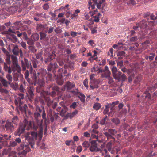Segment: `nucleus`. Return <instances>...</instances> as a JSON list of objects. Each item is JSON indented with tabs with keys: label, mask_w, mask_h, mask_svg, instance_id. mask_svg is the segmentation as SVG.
<instances>
[{
	"label": "nucleus",
	"mask_w": 157,
	"mask_h": 157,
	"mask_svg": "<svg viewBox=\"0 0 157 157\" xmlns=\"http://www.w3.org/2000/svg\"><path fill=\"white\" fill-rule=\"evenodd\" d=\"M11 121L15 125L17 126L18 122L19 120L17 116H15L12 118V120Z\"/></svg>",
	"instance_id": "nucleus-27"
},
{
	"label": "nucleus",
	"mask_w": 157,
	"mask_h": 157,
	"mask_svg": "<svg viewBox=\"0 0 157 157\" xmlns=\"http://www.w3.org/2000/svg\"><path fill=\"white\" fill-rule=\"evenodd\" d=\"M117 132V131L114 129H109L107 131L104 132V134L107 137L108 139L111 138L114 139L112 135H114Z\"/></svg>",
	"instance_id": "nucleus-9"
},
{
	"label": "nucleus",
	"mask_w": 157,
	"mask_h": 157,
	"mask_svg": "<svg viewBox=\"0 0 157 157\" xmlns=\"http://www.w3.org/2000/svg\"><path fill=\"white\" fill-rule=\"evenodd\" d=\"M0 92L2 93H4L7 94L9 92L8 90L6 89L3 88L1 87H0Z\"/></svg>",
	"instance_id": "nucleus-36"
},
{
	"label": "nucleus",
	"mask_w": 157,
	"mask_h": 157,
	"mask_svg": "<svg viewBox=\"0 0 157 157\" xmlns=\"http://www.w3.org/2000/svg\"><path fill=\"white\" fill-rule=\"evenodd\" d=\"M28 93L29 94V98H32L34 95V94L32 91L31 90H28Z\"/></svg>",
	"instance_id": "nucleus-52"
},
{
	"label": "nucleus",
	"mask_w": 157,
	"mask_h": 157,
	"mask_svg": "<svg viewBox=\"0 0 157 157\" xmlns=\"http://www.w3.org/2000/svg\"><path fill=\"white\" fill-rule=\"evenodd\" d=\"M38 126L33 123H32L30 121H28L26 119H25L22 124L20 125L19 128L15 132V135L20 136L21 134L24 132L25 129L29 130L32 129L36 130Z\"/></svg>",
	"instance_id": "nucleus-1"
},
{
	"label": "nucleus",
	"mask_w": 157,
	"mask_h": 157,
	"mask_svg": "<svg viewBox=\"0 0 157 157\" xmlns=\"http://www.w3.org/2000/svg\"><path fill=\"white\" fill-rule=\"evenodd\" d=\"M30 148L29 145H26L25 146L23 144H21L20 147L17 149V150L18 151L17 153L18 155L22 154L23 155H25L27 152L30 151Z\"/></svg>",
	"instance_id": "nucleus-6"
},
{
	"label": "nucleus",
	"mask_w": 157,
	"mask_h": 157,
	"mask_svg": "<svg viewBox=\"0 0 157 157\" xmlns=\"http://www.w3.org/2000/svg\"><path fill=\"white\" fill-rule=\"evenodd\" d=\"M19 51L20 56L21 57L23 56L22 52L21 49L20 50L19 49L17 45H15L13 49L12 52L14 55H18L19 53Z\"/></svg>",
	"instance_id": "nucleus-10"
},
{
	"label": "nucleus",
	"mask_w": 157,
	"mask_h": 157,
	"mask_svg": "<svg viewBox=\"0 0 157 157\" xmlns=\"http://www.w3.org/2000/svg\"><path fill=\"white\" fill-rule=\"evenodd\" d=\"M43 77L37 76L36 73L34 71L33 73L32 78L33 81L34 85L37 83L40 86H43L45 84V82Z\"/></svg>",
	"instance_id": "nucleus-4"
},
{
	"label": "nucleus",
	"mask_w": 157,
	"mask_h": 157,
	"mask_svg": "<svg viewBox=\"0 0 157 157\" xmlns=\"http://www.w3.org/2000/svg\"><path fill=\"white\" fill-rule=\"evenodd\" d=\"M78 34V33L73 31H71L70 32V34L72 37H75Z\"/></svg>",
	"instance_id": "nucleus-46"
},
{
	"label": "nucleus",
	"mask_w": 157,
	"mask_h": 157,
	"mask_svg": "<svg viewBox=\"0 0 157 157\" xmlns=\"http://www.w3.org/2000/svg\"><path fill=\"white\" fill-rule=\"evenodd\" d=\"M44 26L42 24H38L37 26V29L38 31L43 30L44 29Z\"/></svg>",
	"instance_id": "nucleus-33"
},
{
	"label": "nucleus",
	"mask_w": 157,
	"mask_h": 157,
	"mask_svg": "<svg viewBox=\"0 0 157 157\" xmlns=\"http://www.w3.org/2000/svg\"><path fill=\"white\" fill-rule=\"evenodd\" d=\"M10 87L14 90H16L18 89L19 85L15 82H13L9 83Z\"/></svg>",
	"instance_id": "nucleus-20"
},
{
	"label": "nucleus",
	"mask_w": 157,
	"mask_h": 157,
	"mask_svg": "<svg viewBox=\"0 0 157 157\" xmlns=\"http://www.w3.org/2000/svg\"><path fill=\"white\" fill-rule=\"evenodd\" d=\"M98 71V73L102 72V71L100 69L99 67L96 65H95L91 69V71L94 72Z\"/></svg>",
	"instance_id": "nucleus-24"
},
{
	"label": "nucleus",
	"mask_w": 157,
	"mask_h": 157,
	"mask_svg": "<svg viewBox=\"0 0 157 157\" xmlns=\"http://www.w3.org/2000/svg\"><path fill=\"white\" fill-rule=\"evenodd\" d=\"M19 97H18L15 101V104L16 105L19 104V108L21 111L22 113H24L26 114V110L28 109L27 106L26 105H24L23 106H21V105L23 103V102L21 100L24 98V95L22 93L18 94Z\"/></svg>",
	"instance_id": "nucleus-3"
},
{
	"label": "nucleus",
	"mask_w": 157,
	"mask_h": 157,
	"mask_svg": "<svg viewBox=\"0 0 157 157\" xmlns=\"http://www.w3.org/2000/svg\"><path fill=\"white\" fill-rule=\"evenodd\" d=\"M108 80V83L109 84H110L113 82L114 80L113 78L110 76L107 78Z\"/></svg>",
	"instance_id": "nucleus-54"
},
{
	"label": "nucleus",
	"mask_w": 157,
	"mask_h": 157,
	"mask_svg": "<svg viewBox=\"0 0 157 157\" xmlns=\"http://www.w3.org/2000/svg\"><path fill=\"white\" fill-rule=\"evenodd\" d=\"M20 44L25 49H26V45L25 43L22 41L20 43Z\"/></svg>",
	"instance_id": "nucleus-59"
},
{
	"label": "nucleus",
	"mask_w": 157,
	"mask_h": 157,
	"mask_svg": "<svg viewBox=\"0 0 157 157\" xmlns=\"http://www.w3.org/2000/svg\"><path fill=\"white\" fill-rule=\"evenodd\" d=\"M47 73V71L46 70H42L40 72H38L37 75L39 76L44 78L45 75Z\"/></svg>",
	"instance_id": "nucleus-28"
},
{
	"label": "nucleus",
	"mask_w": 157,
	"mask_h": 157,
	"mask_svg": "<svg viewBox=\"0 0 157 157\" xmlns=\"http://www.w3.org/2000/svg\"><path fill=\"white\" fill-rule=\"evenodd\" d=\"M113 50L111 48L110 49L108 53V55L110 57H113Z\"/></svg>",
	"instance_id": "nucleus-45"
},
{
	"label": "nucleus",
	"mask_w": 157,
	"mask_h": 157,
	"mask_svg": "<svg viewBox=\"0 0 157 157\" xmlns=\"http://www.w3.org/2000/svg\"><path fill=\"white\" fill-rule=\"evenodd\" d=\"M13 65L18 63L17 59V57L12 56L11 57Z\"/></svg>",
	"instance_id": "nucleus-37"
},
{
	"label": "nucleus",
	"mask_w": 157,
	"mask_h": 157,
	"mask_svg": "<svg viewBox=\"0 0 157 157\" xmlns=\"http://www.w3.org/2000/svg\"><path fill=\"white\" fill-rule=\"evenodd\" d=\"M3 69L6 71H7L8 73L11 74L12 72V69L10 66H8L7 64L4 63Z\"/></svg>",
	"instance_id": "nucleus-19"
},
{
	"label": "nucleus",
	"mask_w": 157,
	"mask_h": 157,
	"mask_svg": "<svg viewBox=\"0 0 157 157\" xmlns=\"http://www.w3.org/2000/svg\"><path fill=\"white\" fill-rule=\"evenodd\" d=\"M137 36L133 37L130 39L131 42H135L137 40Z\"/></svg>",
	"instance_id": "nucleus-60"
},
{
	"label": "nucleus",
	"mask_w": 157,
	"mask_h": 157,
	"mask_svg": "<svg viewBox=\"0 0 157 157\" xmlns=\"http://www.w3.org/2000/svg\"><path fill=\"white\" fill-rule=\"evenodd\" d=\"M97 0H90L88 2L89 7V9L90 10V8H91L92 9H93L95 8V5L94 4H97Z\"/></svg>",
	"instance_id": "nucleus-15"
},
{
	"label": "nucleus",
	"mask_w": 157,
	"mask_h": 157,
	"mask_svg": "<svg viewBox=\"0 0 157 157\" xmlns=\"http://www.w3.org/2000/svg\"><path fill=\"white\" fill-rule=\"evenodd\" d=\"M11 151V148L10 147L7 149H5L3 150L2 153V155H6L9 153Z\"/></svg>",
	"instance_id": "nucleus-32"
},
{
	"label": "nucleus",
	"mask_w": 157,
	"mask_h": 157,
	"mask_svg": "<svg viewBox=\"0 0 157 157\" xmlns=\"http://www.w3.org/2000/svg\"><path fill=\"white\" fill-rule=\"evenodd\" d=\"M77 92L78 93H79V95L78 96V97L80 99L81 101V102H84L85 101V96L82 93L79 92L78 91V90L77 89Z\"/></svg>",
	"instance_id": "nucleus-23"
},
{
	"label": "nucleus",
	"mask_w": 157,
	"mask_h": 157,
	"mask_svg": "<svg viewBox=\"0 0 157 157\" xmlns=\"http://www.w3.org/2000/svg\"><path fill=\"white\" fill-rule=\"evenodd\" d=\"M42 120H41V122L38 125V127H39V136L40 139L42 138V134H43V127H42Z\"/></svg>",
	"instance_id": "nucleus-18"
},
{
	"label": "nucleus",
	"mask_w": 157,
	"mask_h": 157,
	"mask_svg": "<svg viewBox=\"0 0 157 157\" xmlns=\"http://www.w3.org/2000/svg\"><path fill=\"white\" fill-rule=\"evenodd\" d=\"M106 147L109 151H110L112 148V143L111 142H108L106 145Z\"/></svg>",
	"instance_id": "nucleus-43"
},
{
	"label": "nucleus",
	"mask_w": 157,
	"mask_h": 157,
	"mask_svg": "<svg viewBox=\"0 0 157 157\" xmlns=\"http://www.w3.org/2000/svg\"><path fill=\"white\" fill-rule=\"evenodd\" d=\"M37 134L36 132H32L30 134L27 132L25 134V140L27 141L32 148L33 147L35 141L36 140Z\"/></svg>",
	"instance_id": "nucleus-2"
},
{
	"label": "nucleus",
	"mask_w": 157,
	"mask_h": 157,
	"mask_svg": "<svg viewBox=\"0 0 157 157\" xmlns=\"http://www.w3.org/2000/svg\"><path fill=\"white\" fill-rule=\"evenodd\" d=\"M88 79H85L84 80L83 82V84L84 86L86 88H88L89 86L88 85Z\"/></svg>",
	"instance_id": "nucleus-56"
},
{
	"label": "nucleus",
	"mask_w": 157,
	"mask_h": 157,
	"mask_svg": "<svg viewBox=\"0 0 157 157\" xmlns=\"http://www.w3.org/2000/svg\"><path fill=\"white\" fill-rule=\"evenodd\" d=\"M19 90L21 92H24L25 90V87L23 86L22 84L20 85Z\"/></svg>",
	"instance_id": "nucleus-49"
},
{
	"label": "nucleus",
	"mask_w": 157,
	"mask_h": 157,
	"mask_svg": "<svg viewBox=\"0 0 157 157\" xmlns=\"http://www.w3.org/2000/svg\"><path fill=\"white\" fill-rule=\"evenodd\" d=\"M0 136H2V137H3V139H6V140H9L10 139V138L11 137V135H9V136L8 137H7L8 135H3L2 134H1Z\"/></svg>",
	"instance_id": "nucleus-51"
},
{
	"label": "nucleus",
	"mask_w": 157,
	"mask_h": 157,
	"mask_svg": "<svg viewBox=\"0 0 157 157\" xmlns=\"http://www.w3.org/2000/svg\"><path fill=\"white\" fill-rule=\"evenodd\" d=\"M51 87L53 90H56L57 91H59V88L56 85H52L51 86Z\"/></svg>",
	"instance_id": "nucleus-47"
},
{
	"label": "nucleus",
	"mask_w": 157,
	"mask_h": 157,
	"mask_svg": "<svg viewBox=\"0 0 157 157\" xmlns=\"http://www.w3.org/2000/svg\"><path fill=\"white\" fill-rule=\"evenodd\" d=\"M54 58V56L52 55H50L47 58V59L46 60L45 62H47L48 61H50L51 60L53 59Z\"/></svg>",
	"instance_id": "nucleus-39"
},
{
	"label": "nucleus",
	"mask_w": 157,
	"mask_h": 157,
	"mask_svg": "<svg viewBox=\"0 0 157 157\" xmlns=\"http://www.w3.org/2000/svg\"><path fill=\"white\" fill-rule=\"evenodd\" d=\"M136 25L139 26V27L141 29H144L146 28L147 26V22L144 20H143L139 23H136Z\"/></svg>",
	"instance_id": "nucleus-14"
},
{
	"label": "nucleus",
	"mask_w": 157,
	"mask_h": 157,
	"mask_svg": "<svg viewBox=\"0 0 157 157\" xmlns=\"http://www.w3.org/2000/svg\"><path fill=\"white\" fill-rule=\"evenodd\" d=\"M16 126L10 121H8L5 125L6 130L9 132L13 131Z\"/></svg>",
	"instance_id": "nucleus-8"
},
{
	"label": "nucleus",
	"mask_w": 157,
	"mask_h": 157,
	"mask_svg": "<svg viewBox=\"0 0 157 157\" xmlns=\"http://www.w3.org/2000/svg\"><path fill=\"white\" fill-rule=\"evenodd\" d=\"M14 33L16 34L18 37H20L22 35L23 33H20L19 31H15Z\"/></svg>",
	"instance_id": "nucleus-58"
},
{
	"label": "nucleus",
	"mask_w": 157,
	"mask_h": 157,
	"mask_svg": "<svg viewBox=\"0 0 157 157\" xmlns=\"http://www.w3.org/2000/svg\"><path fill=\"white\" fill-rule=\"evenodd\" d=\"M19 76H21L22 77H23V75L21 74V73L20 74L17 73H15L13 76V78L14 80V81H17L18 80V77Z\"/></svg>",
	"instance_id": "nucleus-25"
},
{
	"label": "nucleus",
	"mask_w": 157,
	"mask_h": 157,
	"mask_svg": "<svg viewBox=\"0 0 157 157\" xmlns=\"http://www.w3.org/2000/svg\"><path fill=\"white\" fill-rule=\"evenodd\" d=\"M90 87L92 90L98 88L100 80L95 78V75L94 74L90 75Z\"/></svg>",
	"instance_id": "nucleus-5"
},
{
	"label": "nucleus",
	"mask_w": 157,
	"mask_h": 157,
	"mask_svg": "<svg viewBox=\"0 0 157 157\" xmlns=\"http://www.w3.org/2000/svg\"><path fill=\"white\" fill-rule=\"evenodd\" d=\"M6 77L8 80V81L9 82V83L11 82L13 80V78L12 75L10 74H8L6 75Z\"/></svg>",
	"instance_id": "nucleus-34"
},
{
	"label": "nucleus",
	"mask_w": 157,
	"mask_h": 157,
	"mask_svg": "<svg viewBox=\"0 0 157 157\" xmlns=\"http://www.w3.org/2000/svg\"><path fill=\"white\" fill-rule=\"evenodd\" d=\"M58 67V65L56 62L53 64L50 63L49 65L47 68V70L48 71H50L52 70L55 69Z\"/></svg>",
	"instance_id": "nucleus-13"
},
{
	"label": "nucleus",
	"mask_w": 157,
	"mask_h": 157,
	"mask_svg": "<svg viewBox=\"0 0 157 157\" xmlns=\"http://www.w3.org/2000/svg\"><path fill=\"white\" fill-rule=\"evenodd\" d=\"M112 121L115 124L117 125L120 123V120L118 118L113 119L112 120Z\"/></svg>",
	"instance_id": "nucleus-44"
},
{
	"label": "nucleus",
	"mask_w": 157,
	"mask_h": 157,
	"mask_svg": "<svg viewBox=\"0 0 157 157\" xmlns=\"http://www.w3.org/2000/svg\"><path fill=\"white\" fill-rule=\"evenodd\" d=\"M126 75L124 74H121V75L120 76V80L122 81H124L126 79Z\"/></svg>",
	"instance_id": "nucleus-41"
},
{
	"label": "nucleus",
	"mask_w": 157,
	"mask_h": 157,
	"mask_svg": "<svg viewBox=\"0 0 157 157\" xmlns=\"http://www.w3.org/2000/svg\"><path fill=\"white\" fill-rule=\"evenodd\" d=\"M10 146L12 147H14L17 145V142L16 141H10Z\"/></svg>",
	"instance_id": "nucleus-55"
},
{
	"label": "nucleus",
	"mask_w": 157,
	"mask_h": 157,
	"mask_svg": "<svg viewBox=\"0 0 157 157\" xmlns=\"http://www.w3.org/2000/svg\"><path fill=\"white\" fill-rule=\"evenodd\" d=\"M45 100L47 102V105L48 107H50L52 106L53 101L52 100L48 98H45Z\"/></svg>",
	"instance_id": "nucleus-31"
},
{
	"label": "nucleus",
	"mask_w": 157,
	"mask_h": 157,
	"mask_svg": "<svg viewBox=\"0 0 157 157\" xmlns=\"http://www.w3.org/2000/svg\"><path fill=\"white\" fill-rule=\"evenodd\" d=\"M75 86L73 83H71L70 82H68L65 85V87L67 88V90H69Z\"/></svg>",
	"instance_id": "nucleus-22"
},
{
	"label": "nucleus",
	"mask_w": 157,
	"mask_h": 157,
	"mask_svg": "<svg viewBox=\"0 0 157 157\" xmlns=\"http://www.w3.org/2000/svg\"><path fill=\"white\" fill-rule=\"evenodd\" d=\"M114 106L115 105H114V104H112V103L109 104L107 105H106V107H108L109 108H110L111 112L109 113V116H112L114 114V112L113 110H114Z\"/></svg>",
	"instance_id": "nucleus-17"
},
{
	"label": "nucleus",
	"mask_w": 157,
	"mask_h": 157,
	"mask_svg": "<svg viewBox=\"0 0 157 157\" xmlns=\"http://www.w3.org/2000/svg\"><path fill=\"white\" fill-rule=\"evenodd\" d=\"M78 113V111L76 110L73 112L71 113H69V118L70 119L74 117Z\"/></svg>",
	"instance_id": "nucleus-38"
},
{
	"label": "nucleus",
	"mask_w": 157,
	"mask_h": 157,
	"mask_svg": "<svg viewBox=\"0 0 157 157\" xmlns=\"http://www.w3.org/2000/svg\"><path fill=\"white\" fill-rule=\"evenodd\" d=\"M13 28V26L11 27L8 30V32H10V33H14L16 31H15L14 30H13V29H12V28Z\"/></svg>",
	"instance_id": "nucleus-64"
},
{
	"label": "nucleus",
	"mask_w": 157,
	"mask_h": 157,
	"mask_svg": "<svg viewBox=\"0 0 157 157\" xmlns=\"http://www.w3.org/2000/svg\"><path fill=\"white\" fill-rule=\"evenodd\" d=\"M68 110V108L66 106L63 107L61 109L60 113V115L61 116H63Z\"/></svg>",
	"instance_id": "nucleus-26"
},
{
	"label": "nucleus",
	"mask_w": 157,
	"mask_h": 157,
	"mask_svg": "<svg viewBox=\"0 0 157 157\" xmlns=\"http://www.w3.org/2000/svg\"><path fill=\"white\" fill-rule=\"evenodd\" d=\"M141 79V77L140 76H137L135 80H134V82H140Z\"/></svg>",
	"instance_id": "nucleus-57"
},
{
	"label": "nucleus",
	"mask_w": 157,
	"mask_h": 157,
	"mask_svg": "<svg viewBox=\"0 0 157 157\" xmlns=\"http://www.w3.org/2000/svg\"><path fill=\"white\" fill-rule=\"evenodd\" d=\"M111 71L114 78L119 81L122 73L120 71H118L117 68L115 67H113L111 68Z\"/></svg>",
	"instance_id": "nucleus-7"
},
{
	"label": "nucleus",
	"mask_w": 157,
	"mask_h": 157,
	"mask_svg": "<svg viewBox=\"0 0 157 157\" xmlns=\"http://www.w3.org/2000/svg\"><path fill=\"white\" fill-rule=\"evenodd\" d=\"M82 145L83 147L86 148L88 147L90 145L89 143L87 141H84Z\"/></svg>",
	"instance_id": "nucleus-40"
},
{
	"label": "nucleus",
	"mask_w": 157,
	"mask_h": 157,
	"mask_svg": "<svg viewBox=\"0 0 157 157\" xmlns=\"http://www.w3.org/2000/svg\"><path fill=\"white\" fill-rule=\"evenodd\" d=\"M107 117V116H106L105 118H103L102 119H101L100 122V124L101 125H104L105 123L106 119Z\"/></svg>",
	"instance_id": "nucleus-42"
},
{
	"label": "nucleus",
	"mask_w": 157,
	"mask_h": 157,
	"mask_svg": "<svg viewBox=\"0 0 157 157\" xmlns=\"http://www.w3.org/2000/svg\"><path fill=\"white\" fill-rule=\"evenodd\" d=\"M91 145L90 147V150L91 152H94L96 151L97 148V144L96 141L95 140L92 141L90 142Z\"/></svg>",
	"instance_id": "nucleus-12"
},
{
	"label": "nucleus",
	"mask_w": 157,
	"mask_h": 157,
	"mask_svg": "<svg viewBox=\"0 0 157 157\" xmlns=\"http://www.w3.org/2000/svg\"><path fill=\"white\" fill-rule=\"evenodd\" d=\"M82 149L81 146H79L77 147L76 149V152L78 153H80L82 151Z\"/></svg>",
	"instance_id": "nucleus-61"
},
{
	"label": "nucleus",
	"mask_w": 157,
	"mask_h": 157,
	"mask_svg": "<svg viewBox=\"0 0 157 157\" xmlns=\"http://www.w3.org/2000/svg\"><path fill=\"white\" fill-rule=\"evenodd\" d=\"M39 38V36L37 33H35L33 34L31 36V39L34 41H36L38 40Z\"/></svg>",
	"instance_id": "nucleus-29"
},
{
	"label": "nucleus",
	"mask_w": 157,
	"mask_h": 157,
	"mask_svg": "<svg viewBox=\"0 0 157 157\" xmlns=\"http://www.w3.org/2000/svg\"><path fill=\"white\" fill-rule=\"evenodd\" d=\"M103 72H104V73L102 75L103 77L107 78L110 76L111 72L110 71H104Z\"/></svg>",
	"instance_id": "nucleus-30"
},
{
	"label": "nucleus",
	"mask_w": 157,
	"mask_h": 157,
	"mask_svg": "<svg viewBox=\"0 0 157 157\" xmlns=\"http://www.w3.org/2000/svg\"><path fill=\"white\" fill-rule=\"evenodd\" d=\"M101 105L99 103H95L93 106V108L96 110H98L101 107Z\"/></svg>",
	"instance_id": "nucleus-35"
},
{
	"label": "nucleus",
	"mask_w": 157,
	"mask_h": 157,
	"mask_svg": "<svg viewBox=\"0 0 157 157\" xmlns=\"http://www.w3.org/2000/svg\"><path fill=\"white\" fill-rule=\"evenodd\" d=\"M144 94L145 95H144V96H145L146 98L147 97L149 99L150 98L151 96L149 93L147 92H145Z\"/></svg>",
	"instance_id": "nucleus-63"
},
{
	"label": "nucleus",
	"mask_w": 157,
	"mask_h": 157,
	"mask_svg": "<svg viewBox=\"0 0 157 157\" xmlns=\"http://www.w3.org/2000/svg\"><path fill=\"white\" fill-rule=\"evenodd\" d=\"M11 67L12 68V71H13L14 72L16 71L18 73H21V68L18 63L12 65Z\"/></svg>",
	"instance_id": "nucleus-11"
},
{
	"label": "nucleus",
	"mask_w": 157,
	"mask_h": 157,
	"mask_svg": "<svg viewBox=\"0 0 157 157\" xmlns=\"http://www.w3.org/2000/svg\"><path fill=\"white\" fill-rule=\"evenodd\" d=\"M0 81L2 84L3 86L5 87H7L9 85V82L3 77L0 78Z\"/></svg>",
	"instance_id": "nucleus-16"
},
{
	"label": "nucleus",
	"mask_w": 157,
	"mask_h": 157,
	"mask_svg": "<svg viewBox=\"0 0 157 157\" xmlns=\"http://www.w3.org/2000/svg\"><path fill=\"white\" fill-rule=\"evenodd\" d=\"M43 111L42 117L46 121V114L45 112L44 109V107H43Z\"/></svg>",
	"instance_id": "nucleus-50"
},
{
	"label": "nucleus",
	"mask_w": 157,
	"mask_h": 157,
	"mask_svg": "<svg viewBox=\"0 0 157 157\" xmlns=\"http://www.w3.org/2000/svg\"><path fill=\"white\" fill-rule=\"evenodd\" d=\"M29 73L28 70H27L24 73V77L25 78H26L29 77Z\"/></svg>",
	"instance_id": "nucleus-62"
},
{
	"label": "nucleus",
	"mask_w": 157,
	"mask_h": 157,
	"mask_svg": "<svg viewBox=\"0 0 157 157\" xmlns=\"http://www.w3.org/2000/svg\"><path fill=\"white\" fill-rule=\"evenodd\" d=\"M125 52L124 51H121L118 52L117 54L118 56H125Z\"/></svg>",
	"instance_id": "nucleus-48"
},
{
	"label": "nucleus",
	"mask_w": 157,
	"mask_h": 157,
	"mask_svg": "<svg viewBox=\"0 0 157 157\" xmlns=\"http://www.w3.org/2000/svg\"><path fill=\"white\" fill-rule=\"evenodd\" d=\"M8 39L10 41L14 43L17 42L18 41V40L16 36L14 34L12 35L11 37L9 38Z\"/></svg>",
	"instance_id": "nucleus-21"
},
{
	"label": "nucleus",
	"mask_w": 157,
	"mask_h": 157,
	"mask_svg": "<svg viewBox=\"0 0 157 157\" xmlns=\"http://www.w3.org/2000/svg\"><path fill=\"white\" fill-rule=\"evenodd\" d=\"M40 39H42L44 38L46 36V34L45 33L42 32H40Z\"/></svg>",
	"instance_id": "nucleus-53"
}]
</instances>
